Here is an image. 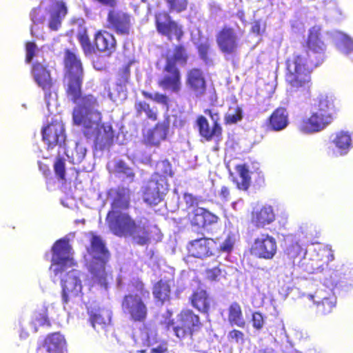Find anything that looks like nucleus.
<instances>
[{
    "label": "nucleus",
    "mask_w": 353,
    "mask_h": 353,
    "mask_svg": "<svg viewBox=\"0 0 353 353\" xmlns=\"http://www.w3.org/2000/svg\"><path fill=\"white\" fill-rule=\"evenodd\" d=\"M187 83L197 97L204 94L206 84L203 72L200 69L194 68L188 72Z\"/></svg>",
    "instance_id": "nucleus-24"
},
{
    "label": "nucleus",
    "mask_w": 353,
    "mask_h": 353,
    "mask_svg": "<svg viewBox=\"0 0 353 353\" xmlns=\"http://www.w3.org/2000/svg\"><path fill=\"white\" fill-rule=\"evenodd\" d=\"M136 290L125 295L122 301L121 307L125 314L130 320L143 322L147 317L148 308L144 299L149 296V292L144 289L142 282L137 281Z\"/></svg>",
    "instance_id": "nucleus-6"
},
{
    "label": "nucleus",
    "mask_w": 353,
    "mask_h": 353,
    "mask_svg": "<svg viewBox=\"0 0 353 353\" xmlns=\"http://www.w3.org/2000/svg\"><path fill=\"white\" fill-rule=\"evenodd\" d=\"M37 49V45L32 41H28L26 43V62L29 63L32 61L35 56V52Z\"/></svg>",
    "instance_id": "nucleus-54"
},
{
    "label": "nucleus",
    "mask_w": 353,
    "mask_h": 353,
    "mask_svg": "<svg viewBox=\"0 0 353 353\" xmlns=\"http://www.w3.org/2000/svg\"><path fill=\"white\" fill-rule=\"evenodd\" d=\"M132 339L137 346L149 347L157 342L155 326L152 323L141 325L134 329Z\"/></svg>",
    "instance_id": "nucleus-15"
},
{
    "label": "nucleus",
    "mask_w": 353,
    "mask_h": 353,
    "mask_svg": "<svg viewBox=\"0 0 353 353\" xmlns=\"http://www.w3.org/2000/svg\"><path fill=\"white\" fill-rule=\"evenodd\" d=\"M170 286L167 281L161 280L155 284L153 289V294L156 299L161 303L166 301L170 295Z\"/></svg>",
    "instance_id": "nucleus-38"
},
{
    "label": "nucleus",
    "mask_w": 353,
    "mask_h": 353,
    "mask_svg": "<svg viewBox=\"0 0 353 353\" xmlns=\"http://www.w3.org/2000/svg\"><path fill=\"white\" fill-rule=\"evenodd\" d=\"M56 174L61 178L64 179L65 176V163L63 160L57 159L54 165Z\"/></svg>",
    "instance_id": "nucleus-56"
},
{
    "label": "nucleus",
    "mask_w": 353,
    "mask_h": 353,
    "mask_svg": "<svg viewBox=\"0 0 353 353\" xmlns=\"http://www.w3.org/2000/svg\"><path fill=\"white\" fill-rule=\"evenodd\" d=\"M31 19L34 26L31 27V34L34 35L37 31L36 26L43 23V14L40 8H34L30 13Z\"/></svg>",
    "instance_id": "nucleus-49"
},
{
    "label": "nucleus",
    "mask_w": 353,
    "mask_h": 353,
    "mask_svg": "<svg viewBox=\"0 0 353 353\" xmlns=\"http://www.w3.org/2000/svg\"><path fill=\"white\" fill-rule=\"evenodd\" d=\"M67 14V8L62 1L56 2L50 12L48 28L57 31L61 26L62 21Z\"/></svg>",
    "instance_id": "nucleus-26"
},
{
    "label": "nucleus",
    "mask_w": 353,
    "mask_h": 353,
    "mask_svg": "<svg viewBox=\"0 0 353 353\" xmlns=\"http://www.w3.org/2000/svg\"><path fill=\"white\" fill-rule=\"evenodd\" d=\"M307 47L308 50L296 51L286 60L287 90L292 95L309 89L311 72L324 60L326 46L320 38L319 26L310 29Z\"/></svg>",
    "instance_id": "nucleus-1"
},
{
    "label": "nucleus",
    "mask_w": 353,
    "mask_h": 353,
    "mask_svg": "<svg viewBox=\"0 0 353 353\" xmlns=\"http://www.w3.org/2000/svg\"><path fill=\"white\" fill-rule=\"evenodd\" d=\"M74 238V233H70L63 238L57 241L52 246V265L50 268L53 281L61 280L63 290L62 299L64 303L68 301L69 295L77 296L81 291L82 285L81 272L72 269L65 273L63 272L74 265L73 250L70 241Z\"/></svg>",
    "instance_id": "nucleus-2"
},
{
    "label": "nucleus",
    "mask_w": 353,
    "mask_h": 353,
    "mask_svg": "<svg viewBox=\"0 0 353 353\" xmlns=\"http://www.w3.org/2000/svg\"><path fill=\"white\" fill-rule=\"evenodd\" d=\"M307 251L304 252L303 248L300 245L296 240L292 239L291 242L288 244L285 249V254L290 259L293 260L295 263V259L301 258L302 255L307 254Z\"/></svg>",
    "instance_id": "nucleus-39"
},
{
    "label": "nucleus",
    "mask_w": 353,
    "mask_h": 353,
    "mask_svg": "<svg viewBox=\"0 0 353 353\" xmlns=\"http://www.w3.org/2000/svg\"><path fill=\"white\" fill-rule=\"evenodd\" d=\"M210 44L207 39H205L203 41H201L197 47L200 58L207 65H210L212 63V59L208 56V51L210 50Z\"/></svg>",
    "instance_id": "nucleus-46"
},
{
    "label": "nucleus",
    "mask_w": 353,
    "mask_h": 353,
    "mask_svg": "<svg viewBox=\"0 0 353 353\" xmlns=\"http://www.w3.org/2000/svg\"><path fill=\"white\" fill-rule=\"evenodd\" d=\"M90 321L94 330H103L109 324L111 319V311L106 308H88Z\"/></svg>",
    "instance_id": "nucleus-22"
},
{
    "label": "nucleus",
    "mask_w": 353,
    "mask_h": 353,
    "mask_svg": "<svg viewBox=\"0 0 353 353\" xmlns=\"http://www.w3.org/2000/svg\"><path fill=\"white\" fill-rule=\"evenodd\" d=\"M45 85H46V89L47 88V87L50 88V87L54 86V83L52 82V79L50 77V74L46 70V83H45Z\"/></svg>",
    "instance_id": "nucleus-62"
},
{
    "label": "nucleus",
    "mask_w": 353,
    "mask_h": 353,
    "mask_svg": "<svg viewBox=\"0 0 353 353\" xmlns=\"http://www.w3.org/2000/svg\"><path fill=\"white\" fill-rule=\"evenodd\" d=\"M156 26L159 33L168 36H174L179 40L183 35L181 27L171 20L170 17L166 12H159L155 16Z\"/></svg>",
    "instance_id": "nucleus-16"
},
{
    "label": "nucleus",
    "mask_w": 353,
    "mask_h": 353,
    "mask_svg": "<svg viewBox=\"0 0 353 353\" xmlns=\"http://www.w3.org/2000/svg\"><path fill=\"white\" fill-rule=\"evenodd\" d=\"M310 112L319 132L325 129L332 122L327 116L319 113L314 109H312Z\"/></svg>",
    "instance_id": "nucleus-43"
},
{
    "label": "nucleus",
    "mask_w": 353,
    "mask_h": 353,
    "mask_svg": "<svg viewBox=\"0 0 353 353\" xmlns=\"http://www.w3.org/2000/svg\"><path fill=\"white\" fill-rule=\"evenodd\" d=\"M167 135V128L164 125H157L156 128L150 132L148 141L154 145H159L164 140Z\"/></svg>",
    "instance_id": "nucleus-40"
},
{
    "label": "nucleus",
    "mask_w": 353,
    "mask_h": 353,
    "mask_svg": "<svg viewBox=\"0 0 353 353\" xmlns=\"http://www.w3.org/2000/svg\"><path fill=\"white\" fill-rule=\"evenodd\" d=\"M191 223L194 225L208 230V227L218 221V216L203 208L197 207L193 212Z\"/></svg>",
    "instance_id": "nucleus-21"
},
{
    "label": "nucleus",
    "mask_w": 353,
    "mask_h": 353,
    "mask_svg": "<svg viewBox=\"0 0 353 353\" xmlns=\"http://www.w3.org/2000/svg\"><path fill=\"white\" fill-rule=\"evenodd\" d=\"M288 123L287 110L284 108H278L270 117L268 128L274 131H281L284 130Z\"/></svg>",
    "instance_id": "nucleus-27"
},
{
    "label": "nucleus",
    "mask_w": 353,
    "mask_h": 353,
    "mask_svg": "<svg viewBox=\"0 0 353 353\" xmlns=\"http://www.w3.org/2000/svg\"><path fill=\"white\" fill-rule=\"evenodd\" d=\"M319 113L327 116L328 119L334 121L335 114V107L332 96L325 93L320 94L312 108Z\"/></svg>",
    "instance_id": "nucleus-25"
},
{
    "label": "nucleus",
    "mask_w": 353,
    "mask_h": 353,
    "mask_svg": "<svg viewBox=\"0 0 353 353\" xmlns=\"http://www.w3.org/2000/svg\"><path fill=\"white\" fill-rule=\"evenodd\" d=\"M353 143L350 134L348 132L340 131L330 137V149L332 156L341 157L346 155L352 148Z\"/></svg>",
    "instance_id": "nucleus-17"
},
{
    "label": "nucleus",
    "mask_w": 353,
    "mask_h": 353,
    "mask_svg": "<svg viewBox=\"0 0 353 353\" xmlns=\"http://www.w3.org/2000/svg\"><path fill=\"white\" fill-rule=\"evenodd\" d=\"M32 325L34 327V332H37L38 327L44 325V317L42 315L35 316L32 321Z\"/></svg>",
    "instance_id": "nucleus-59"
},
{
    "label": "nucleus",
    "mask_w": 353,
    "mask_h": 353,
    "mask_svg": "<svg viewBox=\"0 0 353 353\" xmlns=\"http://www.w3.org/2000/svg\"><path fill=\"white\" fill-rule=\"evenodd\" d=\"M298 129L300 132L305 134H312L319 132L310 112L308 114L305 115L300 119L298 123Z\"/></svg>",
    "instance_id": "nucleus-36"
},
{
    "label": "nucleus",
    "mask_w": 353,
    "mask_h": 353,
    "mask_svg": "<svg viewBox=\"0 0 353 353\" xmlns=\"http://www.w3.org/2000/svg\"><path fill=\"white\" fill-rule=\"evenodd\" d=\"M187 53L185 48L182 46H177L175 48L172 54L168 55L167 57L166 64L170 60L172 61V65L176 66V64L185 65L187 62Z\"/></svg>",
    "instance_id": "nucleus-41"
},
{
    "label": "nucleus",
    "mask_w": 353,
    "mask_h": 353,
    "mask_svg": "<svg viewBox=\"0 0 353 353\" xmlns=\"http://www.w3.org/2000/svg\"><path fill=\"white\" fill-rule=\"evenodd\" d=\"M108 22L117 34L127 35L130 32V16L121 12L110 11Z\"/></svg>",
    "instance_id": "nucleus-20"
},
{
    "label": "nucleus",
    "mask_w": 353,
    "mask_h": 353,
    "mask_svg": "<svg viewBox=\"0 0 353 353\" xmlns=\"http://www.w3.org/2000/svg\"><path fill=\"white\" fill-rule=\"evenodd\" d=\"M235 242L234 236L228 234L222 243H219L217 249L223 252H230L233 248Z\"/></svg>",
    "instance_id": "nucleus-51"
},
{
    "label": "nucleus",
    "mask_w": 353,
    "mask_h": 353,
    "mask_svg": "<svg viewBox=\"0 0 353 353\" xmlns=\"http://www.w3.org/2000/svg\"><path fill=\"white\" fill-rule=\"evenodd\" d=\"M79 40L85 52L90 51L91 46L88 37L86 35H81Z\"/></svg>",
    "instance_id": "nucleus-61"
},
{
    "label": "nucleus",
    "mask_w": 353,
    "mask_h": 353,
    "mask_svg": "<svg viewBox=\"0 0 353 353\" xmlns=\"http://www.w3.org/2000/svg\"><path fill=\"white\" fill-rule=\"evenodd\" d=\"M229 322L232 325L244 327L245 321L243 319L240 305L236 302L232 303L229 307Z\"/></svg>",
    "instance_id": "nucleus-35"
},
{
    "label": "nucleus",
    "mask_w": 353,
    "mask_h": 353,
    "mask_svg": "<svg viewBox=\"0 0 353 353\" xmlns=\"http://www.w3.org/2000/svg\"><path fill=\"white\" fill-rule=\"evenodd\" d=\"M309 250L314 252L315 255H312V258L309 259L310 262H307V259L304 256L300 266L309 273L326 271L328 268V263L334 259L331 250L318 244L317 247L313 245L312 250L310 248Z\"/></svg>",
    "instance_id": "nucleus-9"
},
{
    "label": "nucleus",
    "mask_w": 353,
    "mask_h": 353,
    "mask_svg": "<svg viewBox=\"0 0 353 353\" xmlns=\"http://www.w3.org/2000/svg\"><path fill=\"white\" fill-rule=\"evenodd\" d=\"M199 317L192 310L181 311L176 316V319L169 321L167 323V330L180 340L191 339L192 336L199 331L201 327Z\"/></svg>",
    "instance_id": "nucleus-7"
},
{
    "label": "nucleus",
    "mask_w": 353,
    "mask_h": 353,
    "mask_svg": "<svg viewBox=\"0 0 353 353\" xmlns=\"http://www.w3.org/2000/svg\"><path fill=\"white\" fill-rule=\"evenodd\" d=\"M265 25L261 20L254 21L252 23L251 30L253 33L259 35L264 32Z\"/></svg>",
    "instance_id": "nucleus-57"
},
{
    "label": "nucleus",
    "mask_w": 353,
    "mask_h": 353,
    "mask_svg": "<svg viewBox=\"0 0 353 353\" xmlns=\"http://www.w3.org/2000/svg\"><path fill=\"white\" fill-rule=\"evenodd\" d=\"M228 340L238 345H242L245 342V334L239 330H232L228 333Z\"/></svg>",
    "instance_id": "nucleus-52"
},
{
    "label": "nucleus",
    "mask_w": 353,
    "mask_h": 353,
    "mask_svg": "<svg viewBox=\"0 0 353 353\" xmlns=\"http://www.w3.org/2000/svg\"><path fill=\"white\" fill-rule=\"evenodd\" d=\"M217 248V243L211 238L195 239L188 247L190 255L199 259L212 256Z\"/></svg>",
    "instance_id": "nucleus-14"
},
{
    "label": "nucleus",
    "mask_w": 353,
    "mask_h": 353,
    "mask_svg": "<svg viewBox=\"0 0 353 353\" xmlns=\"http://www.w3.org/2000/svg\"><path fill=\"white\" fill-rule=\"evenodd\" d=\"M252 223L257 228H264L275 220L274 210L270 205L256 208L252 212Z\"/></svg>",
    "instance_id": "nucleus-19"
},
{
    "label": "nucleus",
    "mask_w": 353,
    "mask_h": 353,
    "mask_svg": "<svg viewBox=\"0 0 353 353\" xmlns=\"http://www.w3.org/2000/svg\"><path fill=\"white\" fill-rule=\"evenodd\" d=\"M255 353H276L272 347H265L259 350Z\"/></svg>",
    "instance_id": "nucleus-64"
},
{
    "label": "nucleus",
    "mask_w": 353,
    "mask_h": 353,
    "mask_svg": "<svg viewBox=\"0 0 353 353\" xmlns=\"http://www.w3.org/2000/svg\"><path fill=\"white\" fill-rule=\"evenodd\" d=\"M252 326L257 330L262 329L264 325V319L263 315L259 312H254L252 315Z\"/></svg>",
    "instance_id": "nucleus-55"
},
{
    "label": "nucleus",
    "mask_w": 353,
    "mask_h": 353,
    "mask_svg": "<svg viewBox=\"0 0 353 353\" xmlns=\"http://www.w3.org/2000/svg\"><path fill=\"white\" fill-rule=\"evenodd\" d=\"M48 141V148L54 145L60 147L65 145V135L63 125L59 122L46 126V142Z\"/></svg>",
    "instance_id": "nucleus-23"
},
{
    "label": "nucleus",
    "mask_w": 353,
    "mask_h": 353,
    "mask_svg": "<svg viewBox=\"0 0 353 353\" xmlns=\"http://www.w3.org/2000/svg\"><path fill=\"white\" fill-rule=\"evenodd\" d=\"M332 38L337 49L343 54L353 55V39L340 31H334Z\"/></svg>",
    "instance_id": "nucleus-31"
},
{
    "label": "nucleus",
    "mask_w": 353,
    "mask_h": 353,
    "mask_svg": "<svg viewBox=\"0 0 353 353\" xmlns=\"http://www.w3.org/2000/svg\"><path fill=\"white\" fill-rule=\"evenodd\" d=\"M143 95L149 98L154 101H156L158 103L167 105L168 102V98L165 94H160L158 92L156 93H148L145 92H143Z\"/></svg>",
    "instance_id": "nucleus-53"
},
{
    "label": "nucleus",
    "mask_w": 353,
    "mask_h": 353,
    "mask_svg": "<svg viewBox=\"0 0 353 353\" xmlns=\"http://www.w3.org/2000/svg\"><path fill=\"white\" fill-rule=\"evenodd\" d=\"M242 119V110L239 107L230 108L227 112L225 119L227 123H236Z\"/></svg>",
    "instance_id": "nucleus-48"
},
{
    "label": "nucleus",
    "mask_w": 353,
    "mask_h": 353,
    "mask_svg": "<svg viewBox=\"0 0 353 353\" xmlns=\"http://www.w3.org/2000/svg\"><path fill=\"white\" fill-rule=\"evenodd\" d=\"M88 250L92 257L89 265V270L93 276L94 281L107 290L108 281L105 265L108 259L109 252L102 239L92 234L90 239V248Z\"/></svg>",
    "instance_id": "nucleus-5"
},
{
    "label": "nucleus",
    "mask_w": 353,
    "mask_h": 353,
    "mask_svg": "<svg viewBox=\"0 0 353 353\" xmlns=\"http://www.w3.org/2000/svg\"><path fill=\"white\" fill-rule=\"evenodd\" d=\"M101 121L99 104L92 95L83 98L82 103L74 109V123L81 126L85 137L92 140L99 150H103L112 144L114 132L111 125L101 124Z\"/></svg>",
    "instance_id": "nucleus-3"
},
{
    "label": "nucleus",
    "mask_w": 353,
    "mask_h": 353,
    "mask_svg": "<svg viewBox=\"0 0 353 353\" xmlns=\"http://www.w3.org/2000/svg\"><path fill=\"white\" fill-rule=\"evenodd\" d=\"M168 8L171 12L180 13L187 9L188 0H165Z\"/></svg>",
    "instance_id": "nucleus-45"
},
{
    "label": "nucleus",
    "mask_w": 353,
    "mask_h": 353,
    "mask_svg": "<svg viewBox=\"0 0 353 353\" xmlns=\"http://www.w3.org/2000/svg\"><path fill=\"white\" fill-rule=\"evenodd\" d=\"M322 293V291H317L314 295L309 294L307 298L316 304L317 310L319 313L327 314L330 313L335 306L336 299L333 296H323Z\"/></svg>",
    "instance_id": "nucleus-29"
},
{
    "label": "nucleus",
    "mask_w": 353,
    "mask_h": 353,
    "mask_svg": "<svg viewBox=\"0 0 353 353\" xmlns=\"http://www.w3.org/2000/svg\"><path fill=\"white\" fill-rule=\"evenodd\" d=\"M192 305L200 312H205L210 303L207 293L203 290H197L191 297Z\"/></svg>",
    "instance_id": "nucleus-34"
},
{
    "label": "nucleus",
    "mask_w": 353,
    "mask_h": 353,
    "mask_svg": "<svg viewBox=\"0 0 353 353\" xmlns=\"http://www.w3.org/2000/svg\"><path fill=\"white\" fill-rule=\"evenodd\" d=\"M152 176H158V178H164L172 176L170 163L167 160L159 161L156 165V171Z\"/></svg>",
    "instance_id": "nucleus-42"
},
{
    "label": "nucleus",
    "mask_w": 353,
    "mask_h": 353,
    "mask_svg": "<svg viewBox=\"0 0 353 353\" xmlns=\"http://www.w3.org/2000/svg\"><path fill=\"white\" fill-rule=\"evenodd\" d=\"M130 192L128 188L111 189L108 192V199L111 200V211H119V210L128 208L130 203Z\"/></svg>",
    "instance_id": "nucleus-18"
},
{
    "label": "nucleus",
    "mask_w": 353,
    "mask_h": 353,
    "mask_svg": "<svg viewBox=\"0 0 353 353\" xmlns=\"http://www.w3.org/2000/svg\"><path fill=\"white\" fill-rule=\"evenodd\" d=\"M31 73L38 85L44 89V66L37 62L33 63Z\"/></svg>",
    "instance_id": "nucleus-44"
},
{
    "label": "nucleus",
    "mask_w": 353,
    "mask_h": 353,
    "mask_svg": "<svg viewBox=\"0 0 353 353\" xmlns=\"http://www.w3.org/2000/svg\"><path fill=\"white\" fill-rule=\"evenodd\" d=\"M65 78L68 80V92L72 100L77 102L81 93L83 71L81 60L77 55L67 50L65 54Z\"/></svg>",
    "instance_id": "nucleus-8"
},
{
    "label": "nucleus",
    "mask_w": 353,
    "mask_h": 353,
    "mask_svg": "<svg viewBox=\"0 0 353 353\" xmlns=\"http://www.w3.org/2000/svg\"><path fill=\"white\" fill-rule=\"evenodd\" d=\"M48 353H67L66 343L59 332H54L46 339Z\"/></svg>",
    "instance_id": "nucleus-32"
},
{
    "label": "nucleus",
    "mask_w": 353,
    "mask_h": 353,
    "mask_svg": "<svg viewBox=\"0 0 353 353\" xmlns=\"http://www.w3.org/2000/svg\"><path fill=\"white\" fill-rule=\"evenodd\" d=\"M135 108L139 114L145 112L149 119L155 120L157 119V114L153 108H151L146 102L139 101L135 104Z\"/></svg>",
    "instance_id": "nucleus-47"
},
{
    "label": "nucleus",
    "mask_w": 353,
    "mask_h": 353,
    "mask_svg": "<svg viewBox=\"0 0 353 353\" xmlns=\"http://www.w3.org/2000/svg\"><path fill=\"white\" fill-rule=\"evenodd\" d=\"M87 150L84 145L80 143H76L74 152L72 154L74 163H80L85 158Z\"/></svg>",
    "instance_id": "nucleus-50"
},
{
    "label": "nucleus",
    "mask_w": 353,
    "mask_h": 353,
    "mask_svg": "<svg viewBox=\"0 0 353 353\" xmlns=\"http://www.w3.org/2000/svg\"><path fill=\"white\" fill-rule=\"evenodd\" d=\"M239 178L236 182L239 189L246 190L250 183V176L248 168L245 165H239L236 167Z\"/></svg>",
    "instance_id": "nucleus-37"
},
{
    "label": "nucleus",
    "mask_w": 353,
    "mask_h": 353,
    "mask_svg": "<svg viewBox=\"0 0 353 353\" xmlns=\"http://www.w3.org/2000/svg\"><path fill=\"white\" fill-rule=\"evenodd\" d=\"M229 194H230V192H229V190L228 189V188L223 186L220 191V195L224 199H228Z\"/></svg>",
    "instance_id": "nucleus-63"
},
{
    "label": "nucleus",
    "mask_w": 353,
    "mask_h": 353,
    "mask_svg": "<svg viewBox=\"0 0 353 353\" xmlns=\"http://www.w3.org/2000/svg\"><path fill=\"white\" fill-rule=\"evenodd\" d=\"M221 274V270L219 268H213L207 272V277L211 281H216Z\"/></svg>",
    "instance_id": "nucleus-60"
},
{
    "label": "nucleus",
    "mask_w": 353,
    "mask_h": 353,
    "mask_svg": "<svg viewBox=\"0 0 353 353\" xmlns=\"http://www.w3.org/2000/svg\"><path fill=\"white\" fill-rule=\"evenodd\" d=\"M183 200L185 203L186 208H190L194 205H198L197 200L191 194L185 193L183 195Z\"/></svg>",
    "instance_id": "nucleus-58"
},
{
    "label": "nucleus",
    "mask_w": 353,
    "mask_h": 353,
    "mask_svg": "<svg viewBox=\"0 0 353 353\" xmlns=\"http://www.w3.org/2000/svg\"><path fill=\"white\" fill-rule=\"evenodd\" d=\"M108 168L110 172H114L123 181L132 182L134 179L133 170L121 160L110 162L108 164Z\"/></svg>",
    "instance_id": "nucleus-30"
},
{
    "label": "nucleus",
    "mask_w": 353,
    "mask_h": 353,
    "mask_svg": "<svg viewBox=\"0 0 353 353\" xmlns=\"http://www.w3.org/2000/svg\"><path fill=\"white\" fill-rule=\"evenodd\" d=\"M242 33L240 31L224 27L216 35V43L220 50L225 54H233L239 48Z\"/></svg>",
    "instance_id": "nucleus-12"
},
{
    "label": "nucleus",
    "mask_w": 353,
    "mask_h": 353,
    "mask_svg": "<svg viewBox=\"0 0 353 353\" xmlns=\"http://www.w3.org/2000/svg\"><path fill=\"white\" fill-rule=\"evenodd\" d=\"M276 239L267 233H262L254 241L251 247V254L256 257L264 259H272L276 253Z\"/></svg>",
    "instance_id": "nucleus-11"
},
{
    "label": "nucleus",
    "mask_w": 353,
    "mask_h": 353,
    "mask_svg": "<svg viewBox=\"0 0 353 353\" xmlns=\"http://www.w3.org/2000/svg\"><path fill=\"white\" fill-rule=\"evenodd\" d=\"M95 45L99 51L109 55L115 50L116 40L112 34L99 32L95 35Z\"/></svg>",
    "instance_id": "nucleus-28"
},
{
    "label": "nucleus",
    "mask_w": 353,
    "mask_h": 353,
    "mask_svg": "<svg viewBox=\"0 0 353 353\" xmlns=\"http://www.w3.org/2000/svg\"><path fill=\"white\" fill-rule=\"evenodd\" d=\"M168 190V180L158 178V176H152L142 187L143 200L148 205H156L163 200Z\"/></svg>",
    "instance_id": "nucleus-10"
},
{
    "label": "nucleus",
    "mask_w": 353,
    "mask_h": 353,
    "mask_svg": "<svg viewBox=\"0 0 353 353\" xmlns=\"http://www.w3.org/2000/svg\"><path fill=\"white\" fill-rule=\"evenodd\" d=\"M106 221L110 230L114 235L131 237L134 243L140 245L150 243L151 233L156 229L145 217L133 220L127 213L116 210L108 212Z\"/></svg>",
    "instance_id": "nucleus-4"
},
{
    "label": "nucleus",
    "mask_w": 353,
    "mask_h": 353,
    "mask_svg": "<svg viewBox=\"0 0 353 353\" xmlns=\"http://www.w3.org/2000/svg\"><path fill=\"white\" fill-rule=\"evenodd\" d=\"M196 124L201 136L208 141L210 140L213 136H218L221 132V128L219 123L216 122L211 130L208 120L203 116L197 119Z\"/></svg>",
    "instance_id": "nucleus-33"
},
{
    "label": "nucleus",
    "mask_w": 353,
    "mask_h": 353,
    "mask_svg": "<svg viewBox=\"0 0 353 353\" xmlns=\"http://www.w3.org/2000/svg\"><path fill=\"white\" fill-rule=\"evenodd\" d=\"M159 86L165 90L178 92L181 89V74L179 69L172 65L170 59L165 67V74L159 81Z\"/></svg>",
    "instance_id": "nucleus-13"
}]
</instances>
